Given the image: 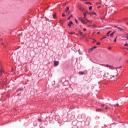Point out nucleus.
I'll return each mask as SVG.
<instances>
[{
    "mask_svg": "<svg viewBox=\"0 0 128 128\" xmlns=\"http://www.w3.org/2000/svg\"><path fill=\"white\" fill-rule=\"evenodd\" d=\"M4 74V68H2V66L0 65V76H2Z\"/></svg>",
    "mask_w": 128,
    "mask_h": 128,
    "instance_id": "nucleus-1",
    "label": "nucleus"
},
{
    "mask_svg": "<svg viewBox=\"0 0 128 128\" xmlns=\"http://www.w3.org/2000/svg\"><path fill=\"white\" fill-rule=\"evenodd\" d=\"M114 28H118L120 30V32H124V30L122 29V28L119 27L118 26H114Z\"/></svg>",
    "mask_w": 128,
    "mask_h": 128,
    "instance_id": "nucleus-2",
    "label": "nucleus"
},
{
    "mask_svg": "<svg viewBox=\"0 0 128 128\" xmlns=\"http://www.w3.org/2000/svg\"><path fill=\"white\" fill-rule=\"evenodd\" d=\"M59 64H60V62L58 61H55L54 62V66H58Z\"/></svg>",
    "mask_w": 128,
    "mask_h": 128,
    "instance_id": "nucleus-3",
    "label": "nucleus"
},
{
    "mask_svg": "<svg viewBox=\"0 0 128 128\" xmlns=\"http://www.w3.org/2000/svg\"><path fill=\"white\" fill-rule=\"evenodd\" d=\"M72 22L70 21L69 22V23L68 24V26L69 28H72V25L73 24Z\"/></svg>",
    "mask_w": 128,
    "mask_h": 128,
    "instance_id": "nucleus-4",
    "label": "nucleus"
},
{
    "mask_svg": "<svg viewBox=\"0 0 128 128\" xmlns=\"http://www.w3.org/2000/svg\"><path fill=\"white\" fill-rule=\"evenodd\" d=\"M22 90H24V88H20L16 90V92H22Z\"/></svg>",
    "mask_w": 128,
    "mask_h": 128,
    "instance_id": "nucleus-5",
    "label": "nucleus"
},
{
    "mask_svg": "<svg viewBox=\"0 0 128 128\" xmlns=\"http://www.w3.org/2000/svg\"><path fill=\"white\" fill-rule=\"evenodd\" d=\"M78 8L81 10V12H84V8H82V6H79Z\"/></svg>",
    "mask_w": 128,
    "mask_h": 128,
    "instance_id": "nucleus-6",
    "label": "nucleus"
},
{
    "mask_svg": "<svg viewBox=\"0 0 128 128\" xmlns=\"http://www.w3.org/2000/svg\"><path fill=\"white\" fill-rule=\"evenodd\" d=\"M86 14H90V12H88L86 11V12H85L84 14V18H86Z\"/></svg>",
    "mask_w": 128,
    "mask_h": 128,
    "instance_id": "nucleus-7",
    "label": "nucleus"
},
{
    "mask_svg": "<svg viewBox=\"0 0 128 128\" xmlns=\"http://www.w3.org/2000/svg\"><path fill=\"white\" fill-rule=\"evenodd\" d=\"M78 74L80 76H82L84 74V72H79Z\"/></svg>",
    "mask_w": 128,
    "mask_h": 128,
    "instance_id": "nucleus-8",
    "label": "nucleus"
},
{
    "mask_svg": "<svg viewBox=\"0 0 128 128\" xmlns=\"http://www.w3.org/2000/svg\"><path fill=\"white\" fill-rule=\"evenodd\" d=\"M111 32H112V30L108 31V32L106 34L107 36H110V34Z\"/></svg>",
    "mask_w": 128,
    "mask_h": 128,
    "instance_id": "nucleus-9",
    "label": "nucleus"
},
{
    "mask_svg": "<svg viewBox=\"0 0 128 128\" xmlns=\"http://www.w3.org/2000/svg\"><path fill=\"white\" fill-rule=\"evenodd\" d=\"M114 34H116V32H112V33L110 34V38H112V36H114Z\"/></svg>",
    "mask_w": 128,
    "mask_h": 128,
    "instance_id": "nucleus-10",
    "label": "nucleus"
},
{
    "mask_svg": "<svg viewBox=\"0 0 128 128\" xmlns=\"http://www.w3.org/2000/svg\"><path fill=\"white\" fill-rule=\"evenodd\" d=\"M92 50H94V48H93L89 49L88 52H92Z\"/></svg>",
    "mask_w": 128,
    "mask_h": 128,
    "instance_id": "nucleus-11",
    "label": "nucleus"
},
{
    "mask_svg": "<svg viewBox=\"0 0 128 128\" xmlns=\"http://www.w3.org/2000/svg\"><path fill=\"white\" fill-rule=\"evenodd\" d=\"M105 66H106V68H112V66H110V65H108V64H106Z\"/></svg>",
    "mask_w": 128,
    "mask_h": 128,
    "instance_id": "nucleus-12",
    "label": "nucleus"
},
{
    "mask_svg": "<svg viewBox=\"0 0 128 128\" xmlns=\"http://www.w3.org/2000/svg\"><path fill=\"white\" fill-rule=\"evenodd\" d=\"M97 78H102V74H99L97 76Z\"/></svg>",
    "mask_w": 128,
    "mask_h": 128,
    "instance_id": "nucleus-13",
    "label": "nucleus"
},
{
    "mask_svg": "<svg viewBox=\"0 0 128 128\" xmlns=\"http://www.w3.org/2000/svg\"><path fill=\"white\" fill-rule=\"evenodd\" d=\"M68 10H70V8L68 7H67L66 8V12H68Z\"/></svg>",
    "mask_w": 128,
    "mask_h": 128,
    "instance_id": "nucleus-14",
    "label": "nucleus"
},
{
    "mask_svg": "<svg viewBox=\"0 0 128 128\" xmlns=\"http://www.w3.org/2000/svg\"><path fill=\"white\" fill-rule=\"evenodd\" d=\"M53 18H56V14L54 13L53 14Z\"/></svg>",
    "mask_w": 128,
    "mask_h": 128,
    "instance_id": "nucleus-15",
    "label": "nucleus"
},
{
    "mask_svg": "<svg viewBox=\"0 0 128 128\" xmlns=\"http://www.w3.org/2000/svg\"><path fill=\"white\" fill-rule=\"evenodd\" d=\"M114 108H118L119 105H118V104H114Z\"/></svg>",
    "mask_w": 128,
    "mask_h": 128,
    "instance_id": "nucleus-16",
    "label": "nucleus"
},
{
    "mask_svg": "<svg viewBox=\"0 0 128 128\" xmlns=\"http://www.w3.org/2000/svg\"><path fill=\"white\" fill-rule=\"evenodd\" d=\"M79 20H80L81 21V22H82L84 20V18H82L80 17L79 18Z\"/></svg>",
    "mask_w": 128,
    "mask_h": 128,
    "instance_id": "nucleus-17",
    "label": "nucleus"
},
{
    "mask_svg": "<svg viewBox=\"0 0 128 128\" xmlns=\"http://www.w3.org/2000/svg\"><path fill=\"white\" fill-rule=\"evenodd\" d=\"M78 34H80V36H82V32L79 31Z\"/></svg>",
    "mask_w": 128,
    "mask_h": 128,
    "instance_id": "nucleus-18",
    "label": "nucleus"
},
{
    "mask_svg": "<svg viewBox=\"0 0 128 128\" xmlns=\"http://www.w3.org/2000/svg\"><path fill=\"white\" fill-rule=\"evenodd\" d=\"M96 112H102V109L100 108L96 109Z\"/></svg>",
    "mask_w": 128,
    "mask_h": 128,
    "instance_id": "nucleus-19",
    "label": "nucleus"
},
{
    "mask_svg": "<svg viewBox=\"0 0 128 128\" xmlns=\"http://www.w3.org/2000/svg\"><path fill=\"white\" fill-rule=\"evenodd\" d=\"M70 18H72V15H70L68 18V20H70Z\"/></svg>",
    "mask_w": 128,
    "mask_h": 128,
    "instance_id": "nucleus-20",
    "label": "nucleus"
},
{
    "mask_svg": "<svg viewBox=\"0 0 128 128\" xmlns=\"http://www.w3.org/2000/svg\"><path fill=\"white\" fill-rule=\"evenodd\" d=\"M82 24H86V21L84 20H82Z\"/></svg>",
    "mask_w": 128,
    "mask_h": 128,
    "instance_id": "nucleus-21",
    "label": "nucleus"
},
{
    "mask_svg": "<svg viewBox=\"0 0 128 128\" xmlns=\"http://www.w3.org/2000/svg\"><path fill=\"white\" fill-rule=\"evenodd\" d=\"M116 38H118V36H116V38H114V42H116Z\"/></svg>",
    "mask_w": 128,
    "mask_h": 128,
    "instance_id": "nucleus-22",
    "label": "nucleus"
},
{
    "mask_svg": "<svg viewBox=\"0 0 128 128\" xmlns=\"http://www.w3.org/2000/svg\"><path fill=\"white\" fill-rule=\"evenodd\" d=\"M92 6H90L88 8V10H92Z\"/></svg>",
    "mask_w": 128,
    "mask_h": 128,
    "instance_id": "nucleus-23",
    "label": "nucleus"
},
{
    "mask_svg": "<svg viewBox=\"0 0 128 128\" xmlns=\"http://www.w3.org/2000/svg\"><path fill=\"white\" fill-rule=\"evenodd\" d=\"M108 108H109L108 106H106V107H105V109L106 110H108Z\"/></svg>",
    "mask_w": 128,
    "mask_h": 128,
    "instance_id": "nucleus-24",
    "label": "nucleus"
},
{
    "mask_svg": "<svg viewBox=\"0 0 128 128\" xmlns=\"http://www.w3.org/2000/svg\"><path fill=\"white\" fill-rule=\"evenodd\" d=\"M96 44H97L98 46H100V42H98L96 43Z\"/></svg>",
    "mask_w": 128,
    "mask_h": 128,
    "instance_id": "nucleus-25",
    "label": "nucleus"
},
{
    "mask_svg": "<svg viewBox=\"0 0 128 128\" xmlns=\"http://www.w3.org/2000/svg\"><path fill=\"white\" fill-rule=\"evenodd\" d=\"M124 46L128 47V44L126 43V44H124Z\"/></svg>",
    "mask_w": 128,
    "mask_h": 128,
    "instance_id": "nucleus-26",
    "label": "nucleus"
},
{
    "mask_svg": "<svg viewBox=\"0 0 128 128\" xmlns=\"http://www.w3.org/2000/svg\"><path fill=\"white\" fill-rule=\"evenodd\" d=\"M100 106H104V104L102 103L100 104Z\"/></svg>",
    "mask_w": 128,
    "mask_h": 128,
    "instance_id": "nucleus-27",
    "label": "nucleus"
},
{
    "mask_svg": "<svg viewBox=\"0 0 128 128\" xmlns=\"http://www.w3.org/2000/svg\"><path fill=\"white\" fill-rule=\"evenodd\" d=\"M72 124H73V126H76V124H74V121L72 122Z\"/></svg>",
    "mask_w": 128,
    "mask_h": 128,
    "instance_id": "nucleus-28",
    "label": "nucleus"
},
{
    "mask_svg": "<svg viewBox=\"0 0 128 128\" xmlns=\"http://www.w3.org/2000/svg\"><path fill=\"white\" fill-rule=\"evenodd\" d=\"M104 38H106V36H104L102 38V39L101 40H104Z\"/></svg>",
    "mask_w": 128,
    "mask_h": 128,
    "instance_id": "nucleus-29",
    "label": "nucleus"
},
{
    "mask_svg": "<svg viewBox=\"0 0 128 128\" xmlns=\"http://www.w3.org/2000/svg\"><path fill=\"white\" fill-rule=\"evenodd\" d=\"M62 17L66 16V14H64L63 13V14H62Z\"/></svg>",
    "mask_w": 128,
    "mask_h": 128,
    "instance_id": "nucleus-30",
    "label": "nucleus"
},
{
    "mask_svg": "<svg viewBox=\"0 0 128 128\" xmlns=\"http://www.w3.org/2000/svg\"><path fill=\"white\" fill-rule=\"evenodd\" d=\"M92 14H94L93 12H91V13H90V16H92Z\"/></svg>",
    "mask_w": 128,
    "mask_h": 128,
    "instance_id": "nucleus-31",
    "label": "nucleus"
},
{
    "mask_svg": "<svg viewBox=\"0 0 128 128\" xmlns=\"http://www.w3.org/2000/svg\"><path fill=\"white\" fill-rule=\"evenodd\" d=\"M83 30H84V32H86V28H84L83 29Z\"/></svg>",
    "mask_w": 128,
    "mask_h": 128,
    "instance_id": "nucleus-32",
    "label": "nucleus"
},
{
    "mask_svg": "<svg viewBox=\"0 0 128 128\" xmlns=\"http://www.w3.org/2000/svg\"><path fill=\"white\" fill-rule=\"evenodd\" d=\"M38 122H42L41 119H38Z\"/></svg>",
    "mask_w": 128,
    "mask_h": 128,
    "instance_id": "nucleus-33",
    "label": "nucleus"
},
{
    "mask_svg": "<svg viewBox=\"0 0 128 128\" xmlns=\"http://www.w3.org/2000/svg\"><path fill=\"white\" fill-rule=\"evenodd\" d=\"M126 38L128 40V33L126 34Z\"/></svg>",
    "mask_w": 128,
    "mask_h": 128,
    "instance_id": "nucleus-34",
    "label": "nucleus"
},
{
    "mask_svg": "<svg viewBox=\"0 0 128 128\" xmlns=\"http://www.w3.org/2000/svg\"><path fill=\"white\" fill-rule=\"evenodd\" d=\"M93 42H94V43L96 42V40H93Z\"/></svg>",
    "mask_w": 128,
    "mask_h": 128,
    "instance_id": "nucleus-35",
    "label": "nucleus"
},
{
    "mask_svg": "<svg viewBox=\"0 0 128 128\" xmlns=\"http://www.w3.org/2000/svg\"><path fill=\"white\" fill-rule=\"evenodd\" d=\"M92 28H96V25H93V26H92Z\"/></svg>",
    "mask_w": 128,
    "mask_h": 128,
    "instance_id": "nucleus-36",
    "label": "nucleus"
},
{
    "mask_svg": "<svg viewBox=\"0 0 128 128\" xmlns=\"http://www.w3.org/2000/svg\"><path fill=\"white\" fill-rule=\"evenodd\" d=\"M93 50H94V48H96V46H94V47H92Z\"/></svg>",
    "mask_w": 128,
    "mask_h": 128,
    "instance_id": "nucleus-37",
    "label": "nucleus"
},
{
    "mask_svg": "<svg viewBox=\"0 0 128 128\" xmlns=\"http://www.w3.org/2000/svg\"><path fill=\"white\" fill-rule=\"evenodd\" d=\"M88 27H89V28H92V25H88Z\"/></svg>",
    "mask_w": 128,
    "mask_h": 128,
    "instance_id": "nucleus-38",
    "label": "nucleus"
},
{
    "mask_svg": "<svg viewBox=\"0 0 128 128\" xmlns=\"http://www.w3.org/2000/svg\"><path fill=\"white\" fill-rule=\"evenodd\" d=\"M75 22H76V24H78V20H76V19L75 20Z\"/></svg>",
    "mask_w": 128,
    "mask_h": 128,
    "instance_id": "nucleus-39",
    "label": "nucleus"
},
{
    "mask_svg": "<svg viewBox=\"0 0 128 128\" xmlns=\"http://www.w3.org/2000/svg\"><path fill=\"white\" fill-rule=\"evenodd\" d=\"M93 14H95V16H96V13L93 12Z\"/></svg>",
    "mask_w": 128,
    "mask_h": 128,
    "instance_id": "nucleus-40",
    "label": "nucleus"
},
{
    "mask_svg": "<svg viewBox=\"0 0 128 128\" xmlns=\"http://www.w3.org/2000/svg\"><path fill=\"white\" fill-rule=\"evenodd\" d=\"M71 34H76V32H72Z\"/></svg>",
    "mask_w": 128,
    "mask_h": 128,
    "instance_id": "nucleus-41",
    "label": "nucleus"
},
{
    "mask_svg": "<svg viewBox=\"0 0 128 128\" xmlns=\"http://www.w3.org/2000/svg\"><path fill=\"white\" fill-rule=\"evenodd\" d=\"M85 4H90V2H86Z\"/></svg>",
    "mask_w": 128,
    "mask_h": 128,
    "instance_id": "nucleus-42",
    "label": "nucleus"
},
{
    "mask_svg": "<svg viewBox=\"0 0 128 128\" xmlns=\"http://www.w3.org/2000/svg\"><path fill=\"white\" fill-rule=\"evenodd\" d=\"M108 50H112V47H108Z\"/></svg>",
    "mask_w": 128,
    "mask_h": 128,
    "instance_id": "nucleus-43",
    "label": "nucleus"
},
{
    "mask_svg": "<svg viewBox=\"0 0 128 128\" xmlns=\"http://www.w3.org/2000/svg\"><path fill=\"white\" fill-rule=\"evenodd\" d=\"M100 34V32H97V34Z\"/></svg>",
    "mask_w": 128,
    "mask_h": 128,
    "instance_id": "nucleus-44",
    "label": "nucleus"
},
{
    "mask_svg": "<svg viewBox=\"0 0 128 128\" xmlns=\"http://www.w3.org/2000/svg\"><path fill=\"white\" fill-rule=\"evenodd\" d=\"M8 98H10V94L7 95Z\"/></svg>",
    "mask_w": 128,
    "mask_h": 128,
    "instance_id": "nucleus-45",
    "label": "nucleus"
},
{
    "mask_svg": "<svg viewBox=\"0 0 128 128\" xmlns=\"http://www.w3.org/2000/svg\"><path fill=\"white\" fill-rule=\"evenodd\" d=\"M100 8V6H98V8Z\"/></svg>",
    "mask_w": 128,
    "mask_h": 128,
    "instance_id": "nucleus-46",
    "label": "nucleus"
},
{
    "mask_svg": "<svg viewBox=\"0 0 128 128\" xmlns=\"http://www.w3.org/2000/svg\"><path fill=\"white\" fill-rule=\"evenodd\" d=\"M118 68H122V66H120Z\"/></svg>",
    "mask_w": 128,
    "mask_h": 128,
    "instance_id": "nucleus-47",
    "label": "nucleus"
},
{
    "mask_svg": "<svg viewBox=\"0 0 128 128\" xmlns=\"http://www.w3.org/2000/svg\"><path fill=\"white\" fill-rule=\"evenodd\" d=\"M87 20V22H90V20Z\"/></svg>",
    "mask_w": 128,
    "mask_h": 128,
    "instance_id": "nucleus-48",
    "label": "nucleus"
},
{
    "mask_svg": "<svg viewBox=\"0 0 128 128\" xmlns=\"http://www.w3.org/2000/svg\"><path fill=\"white\" fill-rule=\"evenodd\" d=\"M126 24H127V26H128V23H126Z\"/></svg>",
    "mask_w": 128,
    "mask_h": 128,
    "instance_id": "nucleus-49",
    "label": "nucleus"
},
{
    "mask_svg": "<svg viewBox=\"0 0 128 128\" xmlns=\"http://www.w3.org/2000/svg\"><path fill=\"white\" fill-rule=\"evenodd\" d=\"M126 50H128V48H126Z\"/></svg>",
    "mask_w": 128,
    "mask_h": 128,
    "instance_id": "nucleus-50",
    "label": "nucleus"
},
{
    "mask_svg": "<svg viewBox=\"0 0 128 128\" xmlns=\"http://www.w3.org/2000/svg\"><path fill=\"white\" fill-rule=\"evenodd\" d=\"M65 4V6H66V4Z\"/></svg>",
    "mask_w": 128,
    "mask_h": 128,
    "instance_id": "nucleus-51",
    "label": "nucleus"
},
{
    "mask_svg": "<svg viewBox=\"0 0 128 128\" xmlns=\"http://www.w3.org/2000/svg\"><path fill=\"white\" fill-rule=\"evenodd\" d=\"M126 20V18H125Z\"/></svg>",
    "mask_w": 128,
    "mask_h": 128,
    "instance_id": "nucleus-52",
    "label": "nucleus"
}]
</instances>
